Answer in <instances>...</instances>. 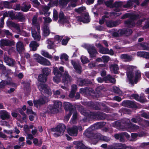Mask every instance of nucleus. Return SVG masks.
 <instances>
[{"label": "nucleus", "instance_id": "obj_27", "mask_svg": "<svg viewBox=\"0 0 149 149\" xmlns=\"http://www.w3.org/2000/svg\"><path fill=\"white\" fill-rule=\"evenodd\" d=\"M68 133L71 136H76L78 134L77 127H74L72 128L68 129Z\"/></svg>", "mask_w": 149, "mask_h": 149}, {"label": "nucleus", "instance_id": "obj_15", "mask_svg": "<svg viewBox=\"0 0 149 149\" xmlns=\"http://www.w3.org/2000/svg\"><path fill=\"white\" fill-rule=\"evenodd\" d=\"M131 96L136 100L141 103H144L146 101V99L143 95L139 96L137 94H133Z\"/></svg>", "mask_w": 149, "mask_h": 149}, {"label": "nucleus", "instance_id": "obj_30", "mask_svg": "<svg viewBox=\"0 0 149 149\" xmlns=\"http://www.w3.org/2000/svg\"><path fill=\"white\" fill-rule=\"evenodd\" d=\"M32 36L35 40L40 41L41 38V36L40 34H38L36 30L32 29L31 31Z\"/></svg>", "mask_w": 149, "mask_h": 149}, {"label": "nucleus", "instance_id": "obj_40", "mask_svg": "<svg viewBox=\"0 0 149 149\" xmlns=\"http://www.w3.org/2000/svg\"><path fill=\"white\" fill-rule=\"evenodd\" d=\"M77 149H91V148L85 146L82 142H77Z\"/></svg>", "mask_w": 149, "mask_h": 149}, {"label": "nucleus", "instance_id": "obj_64", "mask_svg": "<svg viewBox=\"0 0 149 149\" xmlns=\"http://www.w3.org/2000/svg\"><path fill=\"white\" fill-rule=\"evenodd\" d=\"M141 116L147 119H149V113L143 112L141 114Z\"/></svg>", "mask_w": 149, "mask_h": 149}, {"label": "nucleus", "instance_id": "obj_35", "mask_svg": "<svg viewBox=\"0 0 149 149\" xmlns=\"http://www.w3.org/2000/svg\"><path fill=\"white\" fill-rule=\"evenodd\" d=\"M16 47L17 51L19 53L24 51V45L20 41H19L17 42Z\"/></svg>", "mask_w": 149, "mask_h": 149}, {"label": "nucleus", "instance_id": "obj_29", "mask_svg": "<svg viewBox=\"0 0 149 149\" xmlns=\"http://www.w3.org/2000/svg\"><path fill=\"white\" fill-rule=\"evenodd\" d=\"M3 58L5 62L8 65L12 66L14 65L15 61L13 59L5 55L4 56Z\"/></svg>", "mask_w": 149, "mask_h": 149}, {"label": "nucleus", "instance_id": "obj_17", "mask_svg": "<svg viewBox=\"0 0 149 149\" xmlns=\"http://www.w3.org/2000/svg\"><path fill=\"white\" fill-rule=\"evenodd\" d=\"M15 20H18L20 22H24L26 20V16L21 12H17L15 15Z\"/></svg>", "mask_w": 149, "mask_h": 149}, {"label": "nucleus", "instance_id": "obj_62", "mask_svg": "<svg viewBox=\"0 0 149 149\" xmlns=\"http://www.w3.org/2000/svg\"><path fill=\"white\" fill-rule=\"evenodd\" d=\"M68 56L65 53L62 54L60 56V59L61 60L64 59L66 61H67L68 60Z\"/></svg>", "mask_w": 149, "mask_h": 149}, {"label": "nucleus", "instance_id": "obj_28", "mask_svg": "<svg viewBox=\"0 0 149 149\" xmlns=\"http://www.w3.org/2000/svg\"><path fill=\"white\" fill-rule=\"evenodd\" d=\"M43 35L44 36H48L50 33V31L49 27V24L45 23L43 27Z\"/></svg>", "mask_w": 149, "mask_h": 149}, {"label": "nucleus", "instance_id": "obj_10", "mask_svg": "<svg viewBox=\"0 0 149 149\" xmlns=\"http://www.w3.org/2000/svg\"><path fill=\"white\" fill-rule=\"evenodd\" d=\"M136 103L134 101L125 100L122 102V104L123 106L130 108H137V106Z\"/></svg>", "mask_w": 149, "mask_h": 149}, {"label": "nucleus", "instance_id": "obj_13", "mask_svg": "<svg viewBox=\"0 0 149 149\" xmlns=\"http://www.w3.org/2000/svg\"><path fill=\"white\" fill-rule=\"evenodd\" d=\"M78 18L80 22L84 23H87L90 21L89 18V14L88 13L82 14L81 16L79 17Z\"/></svg>", "mask_w": 149, "mask_h": 149}, {"label": "nucleus", "instance_id": "obj_58", "mask_svg": "<svg viewBox=\"0 0 149 149\" xmlns=\"http://www.w3.org/2000/svg\"><path fill=\"white\" fill-rule=\"evenodd\" d=\"M73 115L71 119L73 121H75L77 119V113L75 109L73 112Z\"/></svg>", "mask_w": 149, "mask_h": 149}, {"label": "nucleus", "instance_id": "obj_47", "mask_svg": "<svg viewBox=\"0 0 149 149\" xmlns=\"http://www.w3.org/2000/svg\"><path fill=\"white\" fill-rule=\"evenodd\" d=\"M139 45L143 48V50H149V43L143 42L139 43Z\"/></svg>", "mask_w": 149, "mask_h": 149}, {"label": "nucleus", "instance_id": "obj_4", "mask_svg": "<svg viewBox=\"0 0 149 149\" xmlns=\"http://www.w3.org/2000/svg\"><path fill=\"white\" fill-rule=\"evenodd\" d=\"M38 88L42 95L47 96L50 95L52 94L51 90L48 86L45 84L40 83L38 85Z\"/></svg>", "mask_w": 149, "mask_h": 149}, {"label": "nucleus", "instance_id": "obj_9", "mask_svg": "<svg viewBox=\"0 0 149 149\" xmlns=\"http://www.w3.org/2000/svg\"><path fill=\"white\" fill-rule=\"evenodd\" d=\"M35 56L36 57L35 59L38 63L40 64L43 65L48 66L51 65L50 61L43 57L37 54H35Z\"/></svg>", "mask_w": 149, "mask_h": 149}, {"label": "nucleus", "instance_id": "obj_22", "mask_svg": "<svg viewBox=\"0 0 149 149\" xmlns=\"http://www.w3.org/2000/svg\"><path fill=\"white\" fill-rule=\"evenodd\" d=\"M87 105L93 109L100 110L101 109L100 105L98 103H94L92 101L88 102Z\"/></svg>", "mask_w": 149, "mask_h": 149}, {"label": "nucleus", "instance_id": "obj_43", "mask_svg": "<svg viewBox=\"0 0 149 149\" xmlns=\"http://www.w3.org/2000/svg\"><path fill=\"white\" fill-rule=\"evenodd\" d=\"M30 47L32 48L33 51H36L37 50V48L39 46V44L36 41H31L29 44Z\"/></svg>", "mask_w": 149, "mask_h": 149}, {"label": "nucleus", "instance_id": "obj_51", "mask_svg": "<svg viewBox=\"0 0 149 149\" xmlns=\"http://www.w3.org/2000/svg\"><path fill=\"white\" fill-rule=\"evenodd\" d=\"M122 3L120 1H116L113 4V8L120 7L121 8L122 7Z\"/></svg>", "mask_w": 149, "mask_h": 149}, {"label": "nucleus", "instance_id": "obj_31", "mask_svg": "<svg viewBox=\"0 0 149 149\" xmlns=\"http://www.w3.org/2000/svg\"><path fill=\"white\" fill-rule=\"evenodd\" d=\"M17 1V0H11L10 1H4L2 3V4L4 8H10L12 7V5L11 4L12 3L15 2Z\"/></svg>", "mask_w": 149, "mask_h": 149}, {"label": "nucleus", "instance_id": "obj_20", "mask_svg": "<svg viewBox=\"0 0 149 149\" xmlns=\"http://www.w3.org/2000/svg\"><path fill=\"white\" fill-rule=\"evenodd\" d=\"M59 19L58 22L60 24H63L64 23H67L68 22L66 17L64 15L63 12L60 13L59 15Z\"/></svg>", "mask_w": 149, "mask_h": 149}, {"label": "nucleus", "instance_id": "obj_8", "mask_svg": "<svg viewBox=\"0 0 149 149\" xmlns=\"http://www.w3.org/2000/svg\"><path fill=\"white\" fill-rule=\"evenodd\" d=\"M15 42L13 40L8 39H2L0 40V46L3 49L5 46L11 47L14 45Z\"/></svg>", "mask_w": 149, "mask_h": 149}, {"label": "nucleus", "instance_id": "obj_39", "mask_svg": "<svg viewBox=\"0 0 149 149\" xmlns=\"http://www.w3.org/2000/svg\"><path fill=\"white\" fill-rule=\"evenodd\" d=\"M120 58L122 59H126V61H130L132 60V56L126 54H123L120 55Z\"/></svg>", "mask_w": 149, "mask_h": 149}, {"label": "nucleus", "instance_id": "obj_19", "mask_svg": "<svg viewBox=\"0 0 149 149\" xmlns=\"http://www.w3.org/2000/svg\"><path fill=\"white\" fill-rule=\"evenodd\" d=\"M124 145L121 143H116L109 146L107 149H126Z\"/></svg>", "mask_w": 149, "mask_h": 149}, {"label": "nucleus", "instance_id": "obj_54", "mask_svg": "<svg viewBox=\"0 0 149 149\" xmlns=\"http://www.w3.org/2000/svg\"><path fill=\"white\" fill-rule=\"evenodd\" d=\"M86 9L85 7L82 6L75 9V11L78 13L80 14Z\"/></svg>", "mask_w": 149, "mask_h": 149}, {"label": "nucleus", "instance_id": "obj_52", "mask_svg": "<svg viewBox=\"0 0 149 149\" xmlns=\"http://www.w3.org/2000/svg\"><path fill=\"white\" fill-rule=\"evenodd\" d=\"M31 7V6L30 4H29L28 5H25L24 7H22L21 10L23 11L26 12L29 10Z\"/></svg>", "mask_w": 149, "mask_h": 149}, {"label": "nucleus", "instance_id": "obj_33", "mask_svg": "<svg viewBox=\"0 0 149 149\" xmlns=\"http://www.w3.org/2000/svg\"><path fill=\"white\" fill-rule=\"evenodd\" d=\"M120 23L119 22V21L116 20L113 21L112 20H110L107 21L106 22L107 26L110 28H112L118 25Z\"/></svg>", "mask_w": 149, "mask_h": 149}, {"label": "nucleus", "instance_id": "obj_38", "mask_svg": "<svg viewBox=\"0 0 149 149\" xmlns=\"http://www.w3.org/2000/svg\"><path fill=\"white\" fill-rule=\"evenodd\" d=\"M122 120H117L114 122L112 123L113 127L118 129H122Z\"/></svg>", "mask_w": 149, "mask_h": 149}, {"label": "nucleus", "instance_id": "obj_7", "mask_svg": "<svg viewBox=\"0 0 149 149\" xmlns=\"http://www.w3.org/2000/svg\"><path fill=\"white\" fill-rule=\"evenodd\" d=\"M86 48L89 54L90 58H92L96 56V54L98 53L94 46L88 45H86Z\"/></svg>", "mask_w": 149, "mask_h": 149}, {"label": "nucleus", "instance_id": "obj_32", "mask_svg": "<svg viewBox=\"0 0 149 149\" xmlns=\"http://www.w3.org/2000/svg\"><path fill=\"white\" fill-rule=\"evenodd\" d=\"M110 69L111 72L115 74H118L119 67L117 64H112L109 67Z\"/></svg>", "mask_w": 149, "mask_h": 149}, {"label": "nucleus", "instance_id": "obj_5", "mask_svg": "<svg viewBox=\"0 0 149 149\" xmlns=\"http://www.w3.org/2000/svg\"><path fill=\"white\" fill-rule=\"evenodd\" d=\"M38 88L42 95L47 96L50 95L52 94L51 90L48 86L45 84L40 83L38 85Z\"/></svg>", "mask_w": 149, "mask_h": 149}, {"label": "nucleus", "instance_id": "obj_57", "mask_svg": "<svg viewBox=\"0 0 149 149\" xmlns=\"http://www.w3.org/2000/svg\"><path fill=\"white\" fill-rule=\"evenodd\" d=\"M91 129L90 127H89L84 132V134L87 136H90V135L91 134Z\"/></svg>", "mask_w": 149, "mask_h": 149}, {"label": "nucleus", "instance_id": "obj_2", "mask_svg": "<svg viewBox=\"0 0 149 149\" xmlns=\"http://www.w3.org/2000/svg\"><path fill=\"white\" fill-rule=\"evenodd\" d=\"M133 69V68H132V67H128L126 74L129 80V84L134 86V84L137 83L140 79L141 78V74L140 71H137L135 73L133 80V79L134 77V72Z\"/></svg>", "mask_w": 149, "mask_h": 149}, {"label": "nucleus", "instance_id": "obj_34", "mask_svg": "<svg viewBox=\"0 0 149 149\" xmlns=\"http://www.w3.org/2000/svg\"><path fill=\"white\" fill-rule=\"evenodd\" d=\"M0 118L3 120L8 119L10 118V115L6 111L3 110L0 111Z\"/></svg>", "mask_w": 149, "mask_h": 149}, {"label": "nucleus", "instance_id": "obj_55", "mask_svg": "<svg viewBox=\"0 0 149 149\" xmlns=\"http://www.w3.org/2000/svg\"><path fill=\"white\" fill-rule=\"evenodd\" d=\"M139 126L135 124L132 123L130 122L129 127V129L131 130H137L139 129Z\"/></svg>", "mask_w": 149, "mask_h": 149}, {"label": "nucleus", "instance_id": "obj_14", "mask_svg": "<svg viewBox=\"0 0 149 149\" xmlns=\"http://www.w3.org/2000/svg\"><path fill=\"white\" fill-rule=\"evenodd\" d=\"M33 102L35 107H38V105H42L46 102V98L45 97L40 98L38 100H33Z\"/></svg>", "mask_w": 149, "mask_h": 149}, {"label": "nucleus", "instance_id": "obj_26", "mask_svg": "<svg viewBox=\"0 0 149 149\" xmlns=\"http://www.w3.org/2000/svg\"><path fill=\"white\" fill-rule=\"evenodd\" d=\"M71 63L74 68L75 69L77 73L79 74H81L82 72L81 67L80 65L77 64L74 61H71Z\"/></svg>", "mask_w": 149, "mask_h": 149}, {"label": "nucleus", "instance_id": "obj_44", "mask_svg": "<svg viewBox=\"0 0 149 149\" xmlns=\"http://www.w3.org/2000/svg\"><path fill=\"white\" fill-rule=\"evenodd\" d=\"M51 70L48 68H44L42 69V73L46 77H48L51 72Z\"/></svg>", "mask_w": 149, "mask_h": 149}, {"label": "nucleus", "instance_id": "obj_36", "mask_svg": "<svg viewBox=\"0 0 149 149\" xmlns=\"http://www.w3.org/2000/svg\"><path fill=\"white\" fill-rule=\"evenodd\" d=\"M124 23L127 26L130 28L134 27L135 26V22L132 19L126 20Z\"/></svg>", "mask_w": 149, "mask_h": 149}, {"label": "nucleus", "instance_id": "obj_60", "mask_svg": "<svg viewBox=\"0 0 149 149\" xmlns=\"http://www.w3.org/2000/svg\"><path fill=\"white\" fill-rule=\"evenodd\" d=\"M105 4L107 7L113 8V3L112 1H107L105 2Z\"/></svg>", "mask_w": 149, "mask_h": 149}, {"label": "nucleus", "instance_id": "obj_48", "mask_svg": "<svg viewBox=\"0 0 149 149\" xmlns=\"http://www.w3.org/2000/svg\"><path fill=\"white\" fill-rule=\"evenodd\" d=\"M53 105L56 108V109H58L61 108L62 105V103L61 102L56 100L54 102Z\"/></svg>", "mask_w": 149, "mask_h": 149}, {"label": "nucleus", "instance_id": "obj_37", "mask_svg": "<svg viewBox=\"0 0 149 149\" xmlns=\"http://www.w3.org/2000/svg\"><path fill=\"white\" fill-rule=\"evenodd\" d=\"M102 135L100 133H96L92 134V137L93 139H95V141L93 143V144H95L97 142V141L99 140H101Z\"/></svg>", "mask_w": 149, "mask_h": 149}, {"label": "nucleus", "instance_id": "obj_23", "mask_svg": "<svg viewBox=\"0 0 149 149\" xmlns=\"http://www.w3.org/2000/svg\"><path fill=\"white\" fill-rule=\"evenodd\" d=\"M104 82L106 83H110L114 84L116 83V79L113 77L110 74H108L104 77Z\"/></svg>", "mask_w": 149, "mask_h": 149}, {"label": "nucleus", "instance_id": "obj_45", "mask_svg": "<svg viewBox=\"0 0 149 149\" xmlns=\"http://www.w3.org/2000/svg\"><path fill=\"white\" fill-rule=\"evenodd\" d=\"M139 55L141 57L146 58L147 59H149V52H138Z\"/></svg>", "mask_w": 149, "mask_h": 149}, {"label": "nucleus", "instance_id": "obj_61", "mask_svg": "<svg viewBox=\"0 0 149 149\" xmlns=\"http://www.w3.org/2000/svg\"><path fill=\"white\" fill-rule=\"evenodd\" d=\"M70 38H67L65 39L63 38L61 41V44L62 45H66L67 44L68 41L69 40Z\"/></svg>", "mask_w": 149, "mask_h": 149}, {"label": "nucleus", "instance_id": "obj_63", "mask_svg": "<svg viewBox=\"0 0 149 149\" xmlns=\"http://www.w3.org/2000/svg\"><path fill=\"white\" fill-rule=\"evenodd\" d=\"M8 14L9 16L12 19H15L16 15L15 13H14L12 11H8Z\"/></svg>", "mask_w": 149, "mask_h": 149}, {"label": "nucleus", "instance_id": "obj_24", "mask_svg": "<svg viewBox=\"0 0 149 149\" xmlns=\"http://www.w3.org/2000/svg\"><path fill=\"white\" fill-rule=\"evenodd\" d=\"M64 108L66 111V113H67L68 111H74L75 109L73 107L72 104L69 102L64 103Z\"/></svg>", "mask_w": 149, "mask_h": 149}, {"label": "nucleus", "instance_id": "obj_12", "mask_svg": "<svg viewBox=\"0 0 149 149\" xmlns=\"http://www.w3.org/2000/svg\"><path fill=\"white\" fill-rule=\"evenodd\" d=\"M78 109L82 114L86 117L87 118L89 119L91 111H88L82 105L79 106L78 107Z\"/></svg>", "mask_w": 149, "mask_h": 149}, {"label": "nucleus", "instance_id": "obj_25", "mask_svg": "<svg viewBox=\"0 0 149 149\" xmlns=\"http://www.w3.org/2000/svg\"><path fill=\"white\" fill-rule=\"evenodd\" d=\"M79 85L82 86H87L88 84H92V82L91 80L87 79H81L78 81Z\"/></svg>", "mask_w": 149, "mask_h": 149}, {"label": "nucleus", "instance_id": "obj_16", "mask_svg": "<svg viewBox=\"0 0 149 149\" xmlns=\"http://www.w3.org/2000/svg\"><path fill=\"white\" fill-rule=\"evenodd\" d=\"M95 46L99 48V52L101 54H107L108 53L109 50L108 48H105L100 43H96Z\"/></svg>", "mask_w": 149, "mask_h": 149}, {"label": "nucleus", "instance_id": "obj_49", "mask_svg": "<svg viewBox=\"0 0 149 149\" xmlns=\"http://www.w3.org/2000/svg\"><path fill=\"white\" fill-rule=\"evenodd\" d=\"M69 2V0H59V4L62 7H64L66 6Z\"/></svg>", "mask_w": 149, "mask_h": 149}, {"label": "nucleus", "instance_id": "obj_42", "mask_svg": "<svg viewBox=\"0 0 149 149\" xmlns=\"http://www.w3.org/2000/svg\"><path fill=\"white\" fill-rule=\"evenodd\" d=\"M7 24L8 26L14 27L17 30L20 29V28L18 24L11 21H7Z\"/></svg>", "mask_w": 149, "mask_h": 149}, {"label": "nucleus", "instance_id": "obj_56", "mask_svg": "<svg viewBox=\"0 0 149 149\" xmlns=\"http://www.w3.org/2000/svg\"><path fill=\"white\" fill-rule=\"evenodd\" d=\"M132 5V3L129 0L127 1L126 3L125 4H122V7L125 8L130 7Z\"/></svg>", "mask_w": 149, "mask_h": 149}, {"label": "nucleus", "instance_id": "obj_41", "mask_svg": "<svg viewBox=\"0 0 149 149\" xmlns=\"http://www.w3.org/2000/svg\"><path fill=\"white\" fill-rule=\"evenodd\" d=\"M47 77L41 73L38 77V80L40 82L45 83L47 81Z\"/></svg>", "mask_w": 149, "mask_h": 149}, {"label": "nucleus", "instance_id": "obj_46", "mask_svg": "<svg viewBox=\"0 0 149 149\" xmlns=\"http://www.w3.org/2000/svg\"><path fill=\"white\" fill-rule=\"evenodd\" d=\"M56 109L53 105L49 104L48 107V111L51 114H54L56 111Z\"/></svg>", "mask_w": 149, "mask_h": 149}, {"label": "nucleus", "instance_id": "obj_21", "mask_svg": "<svg viewBox=\"0 0 149 149\" xmlns=\"http://www.w3.org/2000/svg\"><path fill=\"white\" fill-rule=\"evenodd\" d=\"M130 121L128 119L125 118L122 119V129H129Z\"/></svg>", "mask_w": 149, "mask_h": 149}, {"label": "nucleus", "instance_id": "obj_6", "mask_svg": "<svg viewBox=\"0 0 149 149\" xmlns=\"http://www.w3.org/2000/svg\"><path fill=\"white\" fill-rule=\"evenodd\" d=\"M107 117V114L100 112H91L89 119H97L99 120H104Z\"/></svg>", "mask_w": 149, "mask_h": 149}, {"label": "nucleus", "instance_id": "obj_1", "mask_svg": "<svg viewBox=\"0 0 149 149\" xmlns=\"http://www.w3.org/2000/svg\"><path fill=\"white\" fill-rule=\"evenodd\" d=\"M64 72V68L63 66L60 67L59 68L57 67L53 68V72L55 76L53 78V81L54 82L58 84L61 81V78L62 77V81L63 83L68 84L70 82L71 77L68 72H65L64 76L63 77V73Z\"/></svg>", "mask_w": 149, "mask_h": 149}, {"label": "nucleus", "instance_id": "obj_59", "mask_svg": "<svg viewBox=\"0 0 149 149\" xmlns=\"http://www.w3.org/2000/svg\"><path fill=\"white\" fill-rule=\"evenodd\" d=\"M81 60L82 63L83 64H85L89 62V61L88 58L86 56L83 58L81 57Z\"/></svg>", "mask_w": 149, "mask_h": 149}, {"label": "nucleus", "instance_id": "obj_50", "mask_svg": "<svg viewBox=\"0 0 149 149\" xmlns=\"http://www.w3.org/2000/svg\"><path fill=\"white\" fill-rule=\"evenodd\" d=\"M94 125L95 128H101L103 127L104 124V122H98L95 123Z\"/></svg>", "mask_w": 149, "mask_h": 149}, {"label": "nucleus", "instance_id": "obj_3", "mask_svg": "<svg viewBox=\"0 0 149 149\" xmlns=\"http://www.w3.org/2000/svg\"><path fill=\"white\" fill-rule=\"evenodd\" d=\"M66 126L63 124H59L55 128H52L51 131L53 132H56L54 134L55 137H57L63 135L65 131Z\"/></svg>", "mask_w": 149, "mask_h": 149}, {"label": "nucleus", "instance_id": "obj_11", "mask_svg": "<svg viewBox=\"0 0 149 149\" xmlns=\"http://www.w3.org/2000/svg\"><path fill=\"white\" fill-rule=\"evenodd\" d=\"M118 32L119 33L120 36H122L124 35L127 36H129L131 35L133 31L130 29L123 28L122 29H120L118 30Z\"/></svg>", "mask_w": 149, "mask_h": 149}, {"label": "nucleus", "instance_id": "obj_53", "mask_svg": "<svg viewBox=\"0 0 149 149\" xmlns=\"http://www.w3.org/2000/svg\"><path fill=\"white\" fill-rule=\"evenodd\" d=\"M41 54L43 56L48 58H52V56L51 55H49L48 52H46L45 51H42Z\"/></svg>", "mask_w": 149, "mask_h": 149}, {"label": "nucleus", "instance_id": "obj_18", "mask_svg": "<svg viewBox=\"0 0 149 149\" xmlns=\"http://www.w3.org/2000/svg\"><path fill=\"white\" fill-rule=\"evenodd\" d=\"M11 80V78H8V79L2 80L0 82V89L4 88L6 85H11L12 84Z\"/></svg>", "mask_w": 149, "mask_h": 149}]
</instances>
